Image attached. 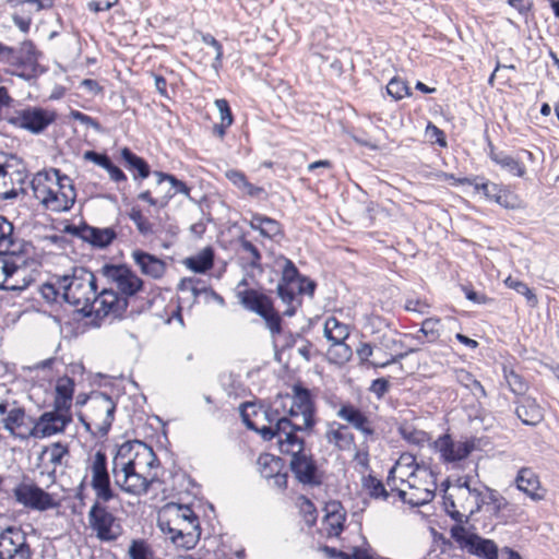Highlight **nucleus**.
I'll use <instances>...</instances> for the list:
<instances>
[{"mask_svg":"<svg viewBox=\"0 0 559 559\" xmlns=\"http://www.w3.org/2000/svg\"><path fill=\"white\" fill-rule=\"evenodd\" d=\"M87 468L91 472V487L96 497L87 514L88 525L99 540L114 542L121 534V525L105 506L116 497L110 484L106 453L96 451Z\"/></svg>","mask_w":559,"mask_h":559,"instance_id":"obj_1","label":"nucleus"},{"mask_svg":"<svg viewBox=\"0 0 559 559\" xmlns=\"http://www.w3.org/2000/svg\"><path fill=\"white\" fill-rule=\"evenodd\" d=\"M158 526L177 547L187 550L194 548L201 536L199 516L188 504H166Z\"/></svg>","mask_w":559,"mask_h":559,"instance_id":"obj_2","label":"nucleus"},{"mask_svg":"<svg viewBox=\"0 0 559 559\" xmlns=\"http://www.w3.org/2000/svg\"><path fill=\"white\" fill-rule=\"evenodd\" d=\"M59 286L62 287V299L74 306L85 317H91L95 311V298L97 293L96 277L85 267H74L70 275L60 277Z\"/></svg>","mask_w":559,"mask_h":559,"instance_id":"obj_3","label":"nucleus"},{"mask_svg":"<svg viewBox=\"0 0 559 559\" xmlns=\"http://www.w3.org/2000/svg\"><path fill=\"white\" fill-rule=\"evenodd\" d=\"M281 453L289 454L292 460L289 467L295 478L302 485L319 486L321 476L312 454L305 452V440L298 436L286 435L278 441Z\"/></svg>","mask_w":559,"mask_h":559,"instance_id":"obj_4","label":"nucleus"},{"mask_svg":"<svg viewBox=\"0 0 559 559\" xmlns=\"http://www.w3.org/2000/svg\"><path fill=\"white\" fill-rule=\"evenodd\" d=\"M39 57L40 52L31 40L23 41L17 48L0 41V63L11 67L9 72L23 80L29 81L39 74Z\"/></svg>","mask_w":559,"mask_h":559,"instance_id":"obj_5","label":"nucleus"},{"mask_svg":"<svg viewBox=\"0 0 559 559\" xmlns=\"http://www.w3.org/2000/svg\"><path fill=\"white\" fill-rule=\"evenodd\" d=\"M294 394L287 397L289 402V428L286 435L297 436V431H311L316 425V407L311 393L301 385H294Z\"/></svg>","mask_w":559,"mask_h":559,"instance_id":"obj_6","label":"nucleus"},{"mask_svg":"<svg viewBox=\"0 0 559 559\" xmlns=\"http://www.w3.org/2000/svg\"><path fill=\"white\" fill-rule=\"evenodd\" d=\"M99 274L105 277L120 297L135 296L143 289L144 282L126 264H104Z\"/></svg>","mask_w":559,"mask_h":559,"instance_id":"obj_7","label":"nucleus"},{"mask_svg":"<svg viewBox=\"0 0 559 559\" xmlns=\"http://www.w3.org/2000/svg\"><path fill=\"white\" fill-rule=\"evenodd\" d=\"M88 418L94 425L95 437L105 438L114 423L116 413V403L110 395L104 392H94L87 404Z\"/></svg>","mask_w":559,"mask_h":559,"instance_id":"obj_8","label":"nucleus"},{"mask_svg":"<svg viewBox=\"0 0 559 559\" xmlns=\"http://www.w3.org/2000/svg\"><path fill=\"white\" fill-rule=\"evenodd\" d=\"M56 118L57 115L52 110L28 106L15 110L12 115L5 117V120L14 128L26 130L33 134H40L56 121Z\"/></svg>","mask_w":559,"mask_h":559,"instance_id":"obj_9","label":"nucleus"},{"mask_svg":"<svg viewBox=\"0 0 559 559\" xmlns=\"http://www.w3.org/2000/svg\"><path fill=\"white\" fill-rule=\"evenodd\" d=\"M240 413L246 427L258 432L264 441H271L274 438H277V442L280 441L274 421H271L272 415L269 406L248 402L242 405Z\"/></svg>","mask_w":559,"mask_h":559,"instance_id":"obj_10","label":"nucleus"},{"mask_svg":"<svg viewBox=\"0 0 559 559\" xmlns=\"http://www.w3.org/2000/svg\"><path fill=\"white\" fill-rule=\"evenodd\" d=\"M34 551L22 527L8 526L0 533V559H33Z\"/></svg>","mask_w":559,"mask_h":559,"instance_id":"obj_11","label":"nucleus"},{"mask_svg":"<svg viewBox=\"0 0 559 559\" xmlns=\"http://www.w3.org/2000/svg\"><path fill=\"white\" fill-rule=\"evenodd\" d=\"M450 534L460 548L466 549L471 555L481 559H498V547L493 540L468 534L463 525H453Z\"/></svg>","mask_w":559,"mask_h":559,"instance_id":"obj_12","label":"nucleus"},{"mask_svg":"<svg viewBox=\"0 0 559 559\" xmlns=\"http://www.w3.org/2000/svg\"><path fill=\"white\" fill-rule=\"evenodd\" d=\"M24 247V243H20L10 250H0V289L21 290L23 288L11 284L10 278L21 269L26 267L28 255Z\"/></svg>","mask_w":559,"mask_h":559,"instance_id":"obj_13","label":"nucleus"},{"mask_svg":"<svg viewBox=\"0 0 559 559\" xmlns=\"http://www.w3.org/2000/svg\"><path fill=\"white\" fill-rule=\"evenodd\" d=\"M16 503L24 508L47 511L57 507L53 497L34 483L21 481L13 488Z\"/></svg>","mask_w":559,"mask_h":559,"instance_id":"obj_14","label":"nucleus"},{"mask_svg":"<svg viewBox=\"0 0 559 559\" xmlns=\"http://www.w3.org/2000/svg\"><path fill=\"white\" fill-rule=\"evenodd\" d=\"M72 421V415L69 409L57 408L44 412L35 421L34 427L29 430L28 436L34 438H46L66 430L67 426Z\"/></svg>","mask_w":559,"mask_h":559,"instance_id":"obj_15","label":"nucleus"},{"mask_svg":"<svg viewBox=\"0 0 559 559\" xmlns=\"http://www.w3.org/2000/svg\"><path fill=\"white\" fill-rule=\"evenodd\" d=\"M133 462H127L123 467L112 472L115 484L127 493L141 496L148 491L152 480H148L134 466Z\"/></svg>","mask_w":559,"mask_h":559,"instance_id":"obj_16","label":"nucleus"},{"mask_svg":"<svg viewBox=\"0 0 559 559\" xmlns=\"http://www.w3.org/2000/svg\"><path fill=\"white\" fill-rule=\"evenodd\" d=\"M128 305L129 301L126 297H120L112 287H105L100 293H96L93 314L98 318L107 316L121 318L127 311Z\"/></svg>","mask_w":559,"mask_h":559,"instance_id":"obj_17","label":"nucleus"},{"mask_svg":"<svg viewBox=\"0 0 559 559\" xmlns=\"http://www.w3.org/2000/svg\"><path fill=\"white\" fill-rule=\"evenodd\" d=\"M436 449L443 461L452 463L466 459L475 449L472 440L455 442L450 435H443L435 441Z\"/></svg>","mask_w":559,"mask_h":559,"instance_id":"obj_18","label":"nucleus"},{"mask_svg":"<svg viewBox=\"0 0 559 559\" xmlns=\"http://www.w3.org/2000/svg\"><path fill=\"white\" fill-rule=\"evenodd\" d=\"M374 347L379 350H383L385 354L389 355V358L384 361H371L370 364L374 368H385L392 364H395L404 359L409 354L415 352L414 348H408L405 352L396 353L399 349L404 348V343L395 338L392 333H383L382 335H380L377 338Z\"/></svg>","mask_w":559,"mask_h":559,"instance_id":"obj_19","label":"nucleus"},{"mask_svg":"<svg viewBox=\"0 0 559 559\" xmlns=\"http://www.w3.org/2000/svg\"><path fill=\"white\" fill-rule=\"evenodd\" d=\"M336 416L349 424L365 438H372L376 433L372 420L360 408L349 402L341 405Z\"/></svg>","mask_w":559,"mask_h":559,"instance_id":"obj_20","label":"nucleus"},{"mask_svg":"<svg viewBox=\"0 0 559 559\" xmlns=\"http://www.w3.org/2000/svg\"><path fill=\"white\" fill-rule=\"evenodd\" d=\"M72 234L97 248H106L117 238V233L112 227L98 228L86 224L72 227Z\"/></svg>","mask_w":559,"mask_h":559,"instance_id":"obj_21","label":"nucleus"},{"mask_svg":"<svg viewBox=\"0 0 559 559\" xmlns=\"http://www.w3.org/2000/svg\"><path fill=\"white\" fill-rule=\"evenodd\" d=\"M516 488L533 501H542L546 490L542 487L538 475L530 467H522L515 477Z\"/></svg>","mask_w":559,"mask_h":559,"instance_id":"obj_22","label":"nucleus"},{"mask_svg":"<svg viewBox=\"0 0 559 559\" xmlns=\"http://www.w3.org/2000/svg\"><path fill=\"white\" fill-rule=\"evenodd\" d=\"M393 474H394V467L391 468L388 479H386V483H388V486H390L391 490L395 491V487H394L395 477L393 476ZM411 489H412L411 492H407L402 489H396V491H397L399 498L404 503H407L412 507H421L426 503H429L430 501H432V499L435 498V495H436L435 493L436 486L432 489H429V488L420 489V488L411 486Z\"/></svg>","mask_w":559,"mask_h":559,"instance_id":"obj_23","label":"nucleus"},{"mask_svg":"<svg viewBox=\"0 0 559 559\" xmlns=\"http://www.w3.org/2000/svg\"><path fill=\"white\" fill-rule=\"evenodd\" d=\"M515 415L526 426H537L544 419V409L536 399L525 395L515 402Z\"/></svg>","mask_w":559,"mask_h":559,"instance_id":"obj_24","label":"nucleus"},{"mask_svg":"<svg viewBox=\"0 0 559 559\" xmlns=\"http://www.w3.org/2000/svg\"><path fill=\"white\" fill-rule=\"evenodd\" d=\"M287 397H292L289 394H278L275 400L267 405L271 412V421H274L275 432L280 435V441L286 438L290 421H289V402Z\"/></svg>","mask_w":559,"mask_h":559,"instance_id":"obj_25","label":"nucleus"},{"mask_svg":"<svg viewBox=\"0 0 559 559\" xmlns=\"http://www.w3.org/2000/svg\"><path fill=\"white\" fill-rule=\"evenodd\" d=\"M131 257L142 274L146 276L157 280L163 277L166 272V263L156 255L136 249L132 251Z\"/></svg>","mask_w":559,"mask_h":559,"instance_id":"obj_26","label":"nucleus"},{"mask_svg":"<svg viewBox=\"0 0 559 559\" xmlns=\"http://www.w3.org/2000/svg\"><path fill=\"white\" fill-rule=\"evenodd\" d=\"M324 523L328 526V535L337 537L344 531L346 512L340 501H330L325 504Z\"/></svg>","mask_w":559,"mask_h":559,"instance_id":"obj_27","label":"nucleus"},{"mask_svg":"<svg viewBox=\"0 0 559 559\" xmlns=\"http://www.w3.org/2000/svg\"><path fill=\"white\" fill-rule=\"evenodd\" d=\"M464 486L467 488L469 493L477 498L478 510L480 508V503L488 504L492 507L493 514L499 516V514L509 506L508 500L495 489L485 487V490L480 491L476 488H471L467 483H465Z\"/></svg>","mask_w":559,"mask_h":559,"instance_id":"obj_28","label":"nucleus"},{"mask_svg":"<svg viewBox=\"0 0 559 559\" xmlns=\"http://www.w3.org/2000/svg\"><path fill=\"white\" fill-rule=\"evenodd\" d=\"M325 439L342 451L349 450L355 441L354 435L348 431L347 426L336 421L328 424Z\"/></svg>","mask_w":559,"mask_h":559,"instance_id":"obj_29","label":"nucleus"},{"mask_svg":"<svg viewBox=\"0 0 559 559\" xmlns=\"http://www.w3.org/2000/svg\"><path fill=\"white\" fill-rule=\"evenodd\" d=\"M237 297L240 304L249 311H252L259 316L264 314V310L273 304L272 300L264 294L259 293L255 289H245L237 293Z\"/></svg>","mask_w":559,"mask_h":559,"instance_id":"obj_30","label":"nucleus"},{"mask_svg":"<svg viewBox=\"0 0 559 559\" xmlns=\"http://www.w3.org/2000/svg\"><path fill=\"white\" fill-rule=\"evenodd\" d=\"M249 226L253 230H258L262 237L275 238L282 235V226L276 219L259 214L252 213Z\"/></svg>","mask_w":559,"mask_h":559,"instance_id":"obj_31","label":"nucleus"},{"mask_svg":"<svg viewBox=\"0 0 559 559\" xmlns=\"http://www.w3.org/2000/svg\"><path fill=\"white\" fill-rule=\"evenodd\" d=\"M74 393V380L68 376L60 377L56 384V396L53 406L57 408L71 409Z\"/></svg>","mask_w":559,"mask_h":559,"instance_id":"obj_32","label":"nucleus"},{"mask_svg":"<svg viewBox=\"0 0 559 559\" xmlns=\"http://www.w3.org/2000/svg\"><path fill=\"white\" fill-rule=\"evenodd\" d=\"M120 155L126 164V167L131 171H136V174L133 176L134 180H143L150 176V165L143 157L138 156L129 147L121 148Z\"/></svg>","mask_w":559,"mask_h":559,"instance_id":"obj_33","label":"nucleus"},{"mask_svg":"<svg viewBox=\"0 0 559 559\" xmlns=\"http://www.w3.org/2000/svg\"><path fill=\"white\" fill-rule=\"evenodd\" d=\"M323 334L332 344H341L349 336L348 325L335 317H329L324 322Z\"/></svg>","mask_w":559,"mask_h":559,"instance_id":"obj_34","label":"nucleus"},{"mask_svg":"<svg viewBox=\"0 0 559 559\" xmlns=\"http://www.w3.org/2000/svg\"><path fill=\"white\" fill-rule=\"evenodd\" d=\"M490 159L499 165L501 168L506 169L510 174L516 177H523L525 175L524 165L512 157L511 155L504 152H496L492 147L489 153Z\"/></svg>","mask_w":559,"mask_h":559,"instance_id":"obj_35","label":"nucleus"},{"mask_svg":"<svg viewBox=\"0 0 559 559\" xmlns=\"http://www.w3.org/2000/svg\"><path fill=\"white\" fill-rule=\"evenodd\" d=\"M186 265L195 273H205L213 267L214 250L205 247L198 254L187 258Z\"/></svg>","mask_w":559,"mask_h":559,"instance_id":"obj_36","label":"nucleus"},{"mask_svg":"<svg viewBox=\"0 0 559 559\" xmlns=\"http://www.w3.org/2000/svg\"><path fill=\"white\" fill-rule=\"evenodd\" d=\"M441 320L439 318H427L421 322V326L419 331L413 335V338L419 342L420 344L424 343L423 336L427 338V342L433 343L436 342L439 336V326H440Z\"/></svg>","mask_w":559,"mask_h":559,"instance_id":"obj_37","label":"nucleus"},{"mask_svg":"<svg viewBox=\"0 0 559 559\" xmlns=\"http://www.w3.org/2000/svg\"><path fill=\"white\" fill-rule=\"evenodd\" d=\"M135 468L141 467V465H146L148 468H153L156 466L157 456L154 453L153 449L146 445L144 442L139 441L136 444V450L134 451L133 459L127 460V462H133Z\"/></svg>","mask_w":559,"mask_h":559,"instance_id":"obj_38","label":"nucleus"},{"mask_svg":"<svg viewBox=\"0 0 559 559\" xmlns=\"http://www.w3.org/2000/svg\"><path fill=\"white\" fill-rule=\"evenodd\" d=\"M25 411L22 407H13L8 412L7 417L2 420L3 428L10 432V435L26 439L28 435L15 433V429L24 425Z\"/></svg>","mask_w":559,"mask_h":559,"instance_id":"obj_39","label":"nucleus"},{"mask_svg":"<svg viewBox=\"0 0 559 559\" xmlns=\"http://www.w3.org/2000/svg\"><path fill=\"white\" fill-rule=\"evenodd\" d=\"M258 465L261 476L267 479L282 471L283 461L281 457L264 453L259 456Z\"/></svg>","mask_w":559,"mask_h":559,"instance_id":"obj_40","label":"nucleus"},{"mask_svg":"<svg viewBox=\"0 0 559 559\" xmlns=\"http://www.w3.org/2000/svg\"><path fill=\"white\" fill-rule=\"evenodd\" d=\"M503 377L508 383L509 389L515 395L525 396V392L528 389L526 380L518 373L513 368L503 366Z\"/></svg>","mask_w":559,"mask_h":559,"instance_id":"obj_41","label":"nucleus"},{"mask_svg":"<svg viewBox=\"0 0 559 559\" xmlns=\"http://www.w3.org/2000/svg\"><path fill=\"white\" fill-rule=\"evenodd\" d=\"M276 290L281 300L287 305V308L284 311V316L293 317L296 313L297 306L300 305V301L295 304L296 292L293 287V284L278 283Z\"/></svg>","mask_w":559,"mask_h":559,"instance_id":"obj_42","label":"nucleus"},{"mask_svg":"<svg viewBox=\"0 0 559 559\" xmlns=\"http://www.w3.org/2000/svg\"><path fill=\"white\" fill-rule=\"evenodd\" d=\"M504 284L510 289L515 290L518 294L525 297L526 304L531 308H535L538 305V298L536 294L522 281L508 276Z\"/></svg>","mask_w":559,"mask_h":559,"instance_id":"obj_43","label":"nucleus"},{"mask_svg":"<svg viewBox=\"0 0 559 559\" xmlns=\"http://www.w3.org/2000/svg\"><path fill=\"white\" fill-rule=\"evenodd\" d=\"M138 442V440L126 441L117 449L112 459L111 472H116V469L123 467V464L127 463V460L133 459Z\"/></svg>","mask_w":559,"mask_h":559,"instance_id":"obj_44","label":"nucleus"},{"mask_svg":"<svg viewBox=\"0 0 559 559\" xmlns=\"http://www.w3.org/2000/svg\"><path fill=\"white\" fill-rule=\"evenodd\" d=\"M487 200L493 201L504 209H516L519 207V199L515 194L511 193L507 189L499 187L496 183V191L486 198Z\"/></svg>","mask_w":559,"mask_h":559,"instance_id":"obj_45","label":"nucleus"},{"mask_svg":"<svg viewBox=\"0 0 559 559\" xmlns=\"http://www.w3.org/2000/svg\"><path fill=\"white\" fill-rule=\"evenodd\" d=\"M456 379L459 383L467 389L474 390V394L477 399L486 397L487 393L483 384L468 371L459 370L456 372Z\"/></svg>","mask_w":559,"mask_h":559,"instance_id":"obj_46","label":"nucleus"},{"mask_svg":"<svg viewBox=\"0 0 559 559\" xmlns=\"http://www.w3.org/2000/svg\"><path fill=\"white\" fill-rule=\"evenodd\" d=\"M13 224L7 217L0 215V250H10L21 242L13 239Z\"/></svg>","mask_w":559,"mask_h":559,"instance_id":"obj_47","label":"nucleus"},{"mask_svg":"<svg viewBox=\"0 0 559 559\" xmlns=\"http://www.w3.org/2000/svg\"><path fill=\"white\" fill-rule=\"evenodd\" d=\"M48 453L49 462L56 467L62 464L66 456H69V445L60 441L51 443L49 447H45L41 455Z\"/></svg>","mask_w":559,"mask_h":559,"instance_id":"obj_48","label":"nucleus"},{"mask_svg":"<svg viewBox=\"0 0 559 559\" xmlns=\"http://www.w3.org/2000/svg\"><path fill=\"white\" fill-rule=\"evenodd\" d=\"M154 175L157 178L158 185H160L164 181H168L170 183L171 188L174 189V193L170 194L169 198L177 193L190 198L191 189L186 185V182L179 180L176 176L163 171H155Z\"/></svg>","mask_w":559,"mask_h":559,"instance_id":"obj_49","label":"nucleus"},{"mask_svg":"<svg viewBox=\"0 0 559 559\" xmlns=\"http://www.w3.org/2000/svg\"><path fill=\"white\" fill-rule=\"evenodd\" d=\"M364 487L368 490L371 498L386 500L389 498V491L385 489L383 483L372 475H368L364 478Z\"/></svg>","mask_w":559,"mask_h":559,"instance_id":"obj_50","label":"nucleus"},{"mask_svg":"<svg viewBox=\"0 0 559 559\" xmlns=\"http://www.w3.org/2000/svg\"><path fill=\"white\" fill-rule=\"evenodd\" d=\"M130 559H153L154 552L144 539H133L128 550Z\"/></svg>","mask_w":559,"mask_h":559,"instance_id":"obj_51","label":"nucleus"},{"mask_svg":"<svg viewBox=\"0 0 559 559\" xmlns=\"http://www.w3.org/2000/svg\"><path fill=\"white\" fill-rule=\"evenodd\" d=\"M129 218L135 224L138 231L147 237L153 234V224L143 215L138 207H132L129 212Z\"/></svg>","mask_w":559,"mask_h":559,"instance_id":"obj_52","label":"nucleus"},{"mask_svg":"<svg viewBox=\"0 0 559 559\" xmlns=\"http://www.w3.org/2000/svg\"><path fill=\"white\" fill-rule=\"evenodd\" d=\"M260 317L265 321L266 328L270 330L273 336L282 333V318L280 313L274 309L273 304H271L264 310V314Z\"/></svg>","mask_w":559,"mask_h":559,"instance_id":"obj_53","label":"nucleus"},{"mask_svg":"<svg viewBox=\"0 0 559 559\" xmlns=\"http://www.w3.org/2000/svg\"><path fill=\"white\" fill-rule=\"evenodd\" d=\"M388 94L395 100H400L405 96H411V88L406 81L400 78H392L386 85Z\"/></svg>","mask_w":559,"mask_h":559,"instance_id":"obj_54","label":"nucleus"},{"mask_svg":"<svg viewBox=\"0 0 559 559\" xmlns=\"http://www.w3.org/2000/svg\"><path fill=\"white\" fill-rule=\"evenodd\" d=\"M283 261V270H282V277L278 283H285V284H296L300 277H302L294 264V262L286 258L281 257L280 258Z\"/></svg>","mask_w":559,"mask_h":559,"instance_id":"obj_55","label":"nucleus"},{"mask_svg":"<svg viewBox=\"0 0 559 559\" xmlns=\"http://www.w3.org/2000/svg\"><path fill=\"white\" fill-rule=\"evenodd\" d=\"M401 437L408 443L416 445H424L429 441V436L423 430H417L411 427H401L399 429Z\"/></svg>","mask_w":559,"mask_h":559,"instance_id":"obj_56","label":"nucleus"},{"mask_svg":"<svg viewBox=\"0 0 559 559\" xmlns=\"http://www.w3.org/2000/svg\"><path fill=\"white\" fill-rule=\"evenodd\" d=\"M462 185H469L473 186L474 189L477 192H483L485 198H487L490 192L496 191V183L490 182L489 180L480 177H474V178H463L459 180Z\"/></svg>","mask_w":559,"mask_h":559,"instance_id":"obj_57","label":"nucleus"},{"mask_svg":"<svg viewBox=\"0 0 559 559\" xmlns=\"http://www.w3.org/2000/svg\"><path fill=\"white\" fill-rule=\"evenodd\" d=\"M59 201L58 204L52 206V211L62 212L69 211L75 202V189L73 183H69V189L58 192Z\"/></svg>","mask_w":559,"mask_h":559,"instance_id":"obj_58","label":"nucleus"},{"mask_svg":"<svg viewBox=\"0 0 559 559\" xmlns=\"http://www.w3.org/2000/svg\"><path fill=\"white\" fill-rule=\"evenodd\" d=\"M60 277H57L56 282H47L41 285L40 294L46 301L56 302L59 297L62 298V287L59 286Z\"/></svg>","mask_w":559,"mask_h":559,"instance_id":"obj_59","label":"nucleus"},{"mask_svg":"<svg viewBox=\"0 0 559 559\" xmlns=\"http://www.w3.org/2000/svg\"><path fill=\"white\" fill-rule=\"evenodd\" d=\"M443 504L445 513L457 523L456 525H462L468 521V516L456 510V506L453 499L445 498Z\"/></svg>","mask_w":559,"mask_h":559,"instance_id":"obj_60","label":"nucleus"},{"mask_svg":"<svg viewBox=\"0 0 559 559\" xmlns=\"http://www.w3.org/2000/svg\"><path fill=\"white\" fill-rule=\"evenodd\" d=\"M240 246L243 251L248 252L251 255V260L249 262L250 266L253 269L261 267V253L259 249L249 240L242 239Z\"/></svg>","mask_w":559,"mask_h":559,"instance_id":"obj_61","label":"nucleus"},{"mask_svg":"<svg viewBox=\"0 0 559 559\" xmlns=\"http://www.w3.org/2000/svg\"><path fill=\"white\" fill-rule=\"evenodd\" d=\"M71 118L86 127L94 129L96 132H102L100 123L96 119L92 118L91 116H88L82 111L72 110Z\"/></svg>","mask_w":559,"mask_h":559,"instance_id":"obj_62","label":"nucleus"},{"mask_svg":"<svg viewBox=\"0 0 559 559\" xmlns=\"http://www.w3.org/2000/svg\"><path fill=\"white\" fill-rule=\"evenodd\" d=\"M215 106L219 112L221 122L224 124H233L234 117L226 99L219 98L215 100Z\"/></svg>","mask_w":559,"mask_h":559,"instance_id":"obj_63","label":"nucleus"},{"mask_svg":"<svg viewBox=\"0 0 559 559\" xmlns=\"http://www.w3.org/2000/svg\"><path fill=\"white\" fill-rule=\"evenodd\" d=\"M84 159L90 160L97 166L106 169L111 163L110 157L105 153H98L96 151H86L83 155Z\"/></svg>","mask_w":559,"mask_h":559,"instance_id":"obj_64","label":"nucleus"}]
</instances>
